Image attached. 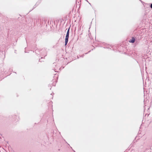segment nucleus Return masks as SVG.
<instances>
[{
	"instance_id": "f257e3e1",
	"label": "nucleus",
	"mask_w": 152,
	"mask_h": 152,
	"mask_svg": "<svg viewBox=\"0 0 152 152\" xmlns=\"http://www.w3.org/2000/svg\"><path fill=\"white\" fill-rule=\"evenodd\" d=\"M69 29L70 28H69L68 29L66 33L65 40V45H66L67 44V42H68L69 35Z\"/></svg>"
},
{
	"instance_id": "f03ea898",
	"label": "nucleus",
	"mask_w": 152,
	"mask_h": 152,
	"mask_svg": "<svg viewBox=\"0 0 152 152\" xmlns=\"http://www.w3.org/2000/svg\"><path fill=\"white\" fill-rule=\"evenodd\" d=\"M42 56H44V57L47 55V51L45 49H42L41 52Z\"/></svg>"
},
{
	"instance_id": "7ed1b4c3",
	"label": "nucleus",
	"mask_w": 152,
	"mask_h": 152,
	"mask_svg": "<svg viewBox=\"0 0 152 152\" xmlns=\"http://www.w3.org/2000/svg\"><path fill=\"white\" fill-rule=\"evenodd\" d=\"M135 41V39L134 37H132V39L129 41V42L132 43H134Z\"/></svg>"
},
{
	"instance_id": "20e7f679",
	"label": "nucleus",
	"mask_w": 152,
	"mask_h": 152,
	"mask_svg": "<svg viewBox=\"0 0 152 152\" xmlns=\"http://www.w3.org/2000/svg\"><path fill=\"white\" fill-rule=\"evenodd\" d=\"M84 56V55H82L81 56H80V57H83Z\"/></svg>"
},
{
	"instance_id": "39448f33",
	"label": "nucleus",
	"mask_w": 152,
	"mask_h": 152,
	"mask_svg": "<svg viewBox=\"0 0 152 152\" xmlns=\"http://www.w3.org/2000/svg\"><path fill=\"white\" fill-rule=\"evenodd\" d=\"M150 7H151V8L152 9V3L151 4Z\"/></svg>"
},
{
	"instance_id": "423d86ee",
	"label": "nucleus",
	"mask_w": 152,
	"mask_h": 152,
	"mask_svg": "<svg viewBox=\"0 0 152 152\" xmlns=\"http://www.w3.org/2000/svg\"><path fill=\"white\" fill-rule=\"evenodd\" d=\"M39 61H40V62L42 61H41V59H39Z\"/></svg>"
},
{
	"instance_id": "0eeeda50",
	"label": "nucleus",
	"mask_w": 152,
	"mask_h": 152,
	"mask_svg": "<svg viewBox=\"0 0 152 152\" xmlns=\"http://www.w3.org/2000/svg\"><path fill=\"white\" fill-rule=\"evenodd\" d=\"M79 58V57L77 56V58Z\"/></svg>"
}]
</instances>
